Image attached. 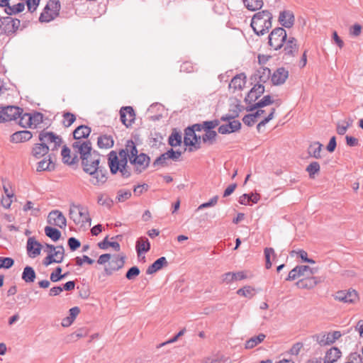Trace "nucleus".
Wrapping results in <instances>:
<instances>
[{
  "mask_svg": "<svg viewBox=\"0 0 363 363\" xmlns=\"http://www.w3.org/2000/svg\"><path fill=\"white\" fill-rule=\"evenodd\" d=\"M246 84V77L244 74L235 76L229 84V89L233 91L242 90Z\"/></svg>",
  "mask_w": 363,
  "mask_h": 363,
  "instance_id": "obj_21",
  "label": "nucleus"
},
{
  "mask_svg": "<svg viewBox=\"0 0 363 363\" xmlns=\"http://www.w3.org/2000/svg\"><path fill=\"white\" fill-rule=\"evenodd\" d=\"M45 252L48 256L43 260V264L48 266L52 263H61L64 258V247L62 245L55 247L52 245L46 244Z\"/></svg>",
  "mask_w": 363,
  "mask_h": 363,
  "instance_id": "obj_6",
  "label": "nucleus"
},
{
  "mask_svg": "<svg viewBox=\"0 0 363 363\" xmlns=\"http://www.w3.org/2000/svg\"><path fill=\"white\" fill-rule=\"evenodd\" d=\"M125 261L123 257L111 256V259L107 267L104 268V272L106 275H111L113 272L119 270L124 265Z\"/></svg>",
  "mask_w": 363,
  "mask_h": 363,
  "instance_id": "obj_15",
  "label": "nucleus"
},
{
  "mask_svg": "<svg viewBox=\"0 0 363 363\" xmlns=\"http://www.w3.org/2000/svg\"><path fill=\"white\" fill-rule=\"evenodd\" d=\"M61 155L64 163L68 164H73L77 162V156L74 155V157H72L70 155V150L66 146L63 147L61 152Z\"/></svg>",
  "mask_w": 363,
  "mask_h": 363,
  "instance_id": "obj_35",
  "label": "nucleus"
},
{
  "mask_svg": "<svg viewBox=\"0 0 363 363\" xmlns=\"http://www.w3.org/2000/svg\"><path fill=\"white\" fill-rule=\"evenodd\" d=\"M218 124H219V122L217 120L204 121L202 124H200L201 130L203 129L204 130H213V129L214 128H216V126H218Z\"/></svg>",
  "mask_w": 363,
  "mask_h": 363,
  "instance_id": "obj_60",
  "label": "nucleus"
},
{
  "mask_svg": "<svg viewBox=\"0 0 363 363\" xmlns=\"http://www.w3.org/2000/svg\"><path fill=\"white\" fill-rule=\"evenodd\" d=\"M237 294L240 296H242L247 297L248 298H251L255 295V289H254V288H252L250 286H246L242 289H238L237 291Z\"/></svg>",
  "mask_w": 363,
  "mask_h": 363,
  "instance_id": "obj_50",
  "label": "nucleus"
},
{
  "mask_svg": "<svg viewBox=\"0 0 363 363\" xmlns=\"http://www.w3.org/2000/svg\"><path fill=\"white\" fill-rule=\"evenodd\" d=\"M279 21L282 26L291 28L294 23V16L290 11H281L279 13Z\"/></svg>",
  "mask_w": 363,
  "mask_h": 363,
  "instance_id": "obj_22",
  "label": "nucleus"
},
{
  "mask_svg": "<svg viewBox=\"0 0 363 363\" xmlns=\"http://www.w3.org/2000/svg\"><path fill=\"white\" fill-rule=\"evenodd\" d=\"M60 10V3L59 0H50L40 16V21L48 23L52 21L59 15Z\"/></svg>",
  "mask_w": 363,
  "mask_h": 363,
  "instance_id": "obj_7",
  "label": "nucleus"
},
{
  "mask_svg": "<svg viewBox=\"0 0 363 363\" xmlns=\"http://www.w3.org/2000/svg\"><path fill=\"white\" fill-rule=\"evenodd\" d=\"M26 248L28 255L34 258L40 254L42 245L32 237L28 239Z\"/></svg>",
  "mask_w": 363,
  "mask_h": 363,
  "instance_id": "obj_19",
  "label": "nucleus"
},
{
  "mask_svg": "<svg viewBox=\"0 0 363 363\" xmlns=\"http://www.w3.org/2000/svg\"><path fill=\"white\" fill-rule=\"evenodd\" d=\"M150 161V159L147 155L140 153L130 159V162L134 166L135 171L140 173L148 167Z\"/></svg>",
  "mask_w": 363,
  "mask_h": 363,
  "instance_id": "obj_14",
  "label": "nucleus"
},
{
  "mask_svg": "<svg viewBox=\"0 0 363 363\" xmlns=\"http://www.w3.org/2000/svg\"><path fill=\"white\" fill-rule=\"evenodd\" d=\"M99 247L101 249H106L108 247H112L116 251L120 250V245L117 242H108L106 238L101 242L99 243Z\"/></svg>",
  "mask_w": 363,
  "mask_h": 363,
  "instance_id": "obj_58",
  "label": "nucleus"
},
{
  "mask_svg": "<svg viewBox=\"0 0 363 363\" xmlns=\"http://www.w3.org/2000/svg\"><path fill=\"white\" fill-rule=\"evenodd\" d=\"M201 130V125L196 124L192 128H188L185 130L184 143L186 146H193L195 149L200 147L201 138L197 136L195 131Z\"/></svg>",
  "mask_w": 363,
  "mask_h": 363,
  "instance_id": "obj_10",
  "label": "nucleus"
},
{
  "mask_svg": "<svg viewBox=\"0 0 363 363\" xmlns=\"http://www.w3.org/2000/svg\"><path fill=\"white\" fill-rule=\"evenodd\" d=\"M91 133V128L86 125H79L73 132L74 138L77 140H82L87 138Z\"/></svg>",
  "mask_w": 363,
  "mask_h": 363,
  "instance_id": "obj_29",
  "label": "nucleus"
},
{
  "mask_svg": "<svg viewBox=\"0 0 363 363\" xmlns=\"http://www.w3.org/2000/svg\"><path fill=\"white\" fill-rule=\"evenodd\" d=\"M36 277V274L34 269L29 266H26L23 269V272L22 273V279L26 283H31L35 281Z\"/></svg>",
  "mask_w": 363,
  "mask_h": 363,
  "instance_id": "obj_36",
  "label": "nucleus"
},
{
  "mask_svg": "<svg viewBox=\"0 0 363 363\" xmlns=\"http://www.w3.org/2000/svg\"><path fill=\"white\" fill-rule=\"evenodd\" d=\"M323 145L319 142L311 143L308 147V154L316 159L320 158Z\"/></svg>",
  "mask_w": 363,
  "mask_h": 363,
  "instance_id": "obj_38",
  "label": "nucleus"
},
{
  "mask_svg": "<svg viewBox=\"0 0 363 363\" xmlns=\"http://www.w3.org/2000/svg\"><path fill=\"white\" fill-rule=\"evenodd\" d=\"M76 120V117L73 113L69 112L65 113L63 114L62 123L65 127H69Z\"/></svg>",
  "mask_w": 363,
  "mask_h": 363,
  "instance_id": "obj_52",
  "label": "nucleus"
},
{
  "mask_svg": "<svg viewBox=\"0 0 363 363\" xmlns=\"http://www.w3.org/2000/svg\"><path fill=\"white\" fill-rule=\"evenodd\" d=\"M48 222L50 225H56L60 228H65L67 225L65 217L57 210L52 211L49 213Z\"/></svg>",
  "mask_w": 363,
  "mask_h": 363,
  "instance_id": "obj_16",
  "label": "nucleus"
},
{
  "mask_svg": "<svg viewBox=\"0 0 363 363\" xmlns=\"http://www.w3.org/2000/svg\"><path fill=\"white\" fill-rule=\"evenodd\" d=\"M72 148L75 153L79 154L82 167L86 162L87 164H94L97 162V158L100 157L95 152L91 153V144L89 141L77 140L73 143Z\"/></svg>",
  "mask_w": 363,
  "mask_h": 363,
  "instance_id": "obj_3",
  "label": "nucleus"
},
{
  "mask_svg": "<svg viewBox=\"0 0 363 363\" xmlns=\"http://www.w3.org/2000/svg\"><path fill=\"white\" fill-rule=\"evenodd\" d=\"M121 121L126 126H130L135 120V113L132 107H123L120 111Z\"/></svg>",
  "mask_w": 363,
  "mask_h": 363,
  "instance_id": "obj_18",
  "label": "nucleus"
},
{
  "mask_svg": "<svg viewBox=\"0 0 363 363\" xmlns=\"http://www.w3.org/2000/svg\"><path fill=\"white\" fill-rule=\"evenodd\" d=\"M1 182H2L3 191L4 193V196L14 197V196H15L14 191L12 189L11 184L10 182L8 179H4V178L1 179Z\"/></svg>",
  "mask_w": 363,
  "mask_h": 363,
  "instance_id": "obj_45",
  "label": "nucleus"
},
{
  "mask_svg": "<svg viewBox=\"0 0 363 363\" xmlns=\"http://www.w3.org/2000/svg\"><path fill=\"white\" fill-rule=\"evenodd\" d=\"M168 262L164 257H161L148 267L146 270L147 274H152L160 270L163 267L167 266Z\"/></svg>",
  "mask_w": 363,
  "mask_h": 363,
  "instance_id": "obj_26",
  "label": "nucleus"
},
{
  "mask_svg": "<svg viewBox=\"0 0 363 363\" xmlns=\"http://www.w3.org/2000/svg\"><path fill=\"white\" fill-rule=\"evenodd\" d=\"M306 171L308 172L310 177L313 178V175L320 171V165L317 162H313L306 167Z\"/></svg>",
  "mask_w": 363,
  "mask_h": 363,
  "instance_id": "obj_53",
  "label": "nucleus"
},
{
  "mask_svg": "<svg viewBox=\"0 0 363 363\" xmlns=\"http://www.w3.org/2000/svg\"><path fill=\"white\" fill-rule=\"evenodd\" d=\"M39 140L50 151L57 150L62 143V138L52 132L42 131L39 134Z\"/></svg>",
  "mask_w": 363,
  "mask_h": 363,
  "instance_id": "obj_8",
  "label": "nucleus"
},
{
  "mask_svg": "<svg viewBox=\"0 0 363 363\" xmlns=\"http://www.w3.org/2000/svg\"><path fill=\"white\" fill-rule=\"evenodd\" d=\"M330 333L323 332L313 336V340L317 342L320 346H325L333 344Z\"/></svg>",
  "mask_w": 363,
  "mask_h": 363,
  "instance_id": "obj_30",
  "label": "nucleus"
},
{
  "mask_svg": "<svg viewBox=\"0 0 363 363\" xmlns=\"http://www.w3.org/2000/svg\"><path fill=\"white\" fill-rule=\"evenodd\" d=\"M55 167V164L51 158V155H49L48 160H43L38 164V171L51 170Z\"/></svg>",
  "mask_w": 363,
  "mask_h": 363,
  "instance_id": "obj_40",
  "label": "nucleus"
},
{
  "mask_svg": "<svg viewBox=\"0 0 363 363\" xmlns=\"http://www.w3.org/2000/svg\"><path fill=\"white\" fill-rule=\"evenodd\" d=\"M272 13L264 10L256 13L251 21V27L257 35H263L267 33L272 27Z\"/></svg>",
  "mask_w": 363,
  "mask_h": 363,
  "instance_id": "obj_2",
  "label": "nucleus"
},
{
  "mask_svg": "<svg viewBox=\"0 0 363 363\" xmlns=\"http://www.w3.org/2000/svg\"><path fill=\"white\" fill-rule=\"evenodd\" d=\"M284 55L289 57H294L298 53V46L295 38L289 36L286 38L282 47Z\"/></svg>",
  "mask_w": 363,
  "mask_h": 363,
  "instance_id": "obj_17",
  "label": "nucleus"
},
{
  "mask_svg": "<svg viewBox=\"0 0 363 363\" xmlns=\"http://www.w3.org/2000/svg\"><path fill=\"white\" fill-rule=\"evenodd\" d=\"M205 131L206 133L202 135L203 142L212 145L216 140V138L217 136L216 132L211 130Z\"/></svg>",
  "mask_w": 363,
  "mask_h": 363,
  "instance_id": "obj_49",
  "label": "nucleus"
},
{
  "mask_svg": "<svg viewBox=\"0 0 363 363\" xmlns=\"http://www.w3.org/2000/svg\"><path fill=\"white\" fill-rule=\"evenodd\" d=\"M79 312L80 310L78 307H73L69 309V315L62 319V325L65 328L70 326Z\"/></svg>",
  "mask_w": 363,
  "mask_h": 363,
  "instance_id": "obj_31",
  "label": "nucleus"
},
{
  "mask_svg": "<svg viewBox=\"0 0 363 363\" xmlns=\"http://www.w3.org/2000/svg\"><path fill=\"white\" fill-rule=\"evenodd\" d=\"M20 20L10 16L1 17L0 19V33L6 35L14 33L19 28Z\"/></svg>",
  "mask_w": 363,
  "mask_h": 363,
  "instance_id": "obj_11",
  "label": "nucleus"
},
{
  "mask_svg": "<svg viewBox=\"0 0 363 363\" xmlns=\"http://www.w3.org/2000/svg\"><path fill=\"white\" fill-rule=\"evenodd\" d=\"M45 233L48 237H49L53 241L58 240L61 237L60 231L59 230H57L55 228L50 227V226H46L45 228Z\"/></svg>",
  "mask_w": 363,
  "mask_h": 363,
  "instance_id": "obj_43",
  "label": "nucleus"
},
{
  "mask_svg": "<svg viewBox=\"0 0 363 363\" xmlns=\"http://www.w3.org/2000/svg\"><path fill=\"white\" fill-rule=\"evenodd\" d=\"M49 152L48 147L43 143L35 144L33 148L32 154L36 158L45 156Z\"/></svg>",
  "mask_w": 363,
  "mask_h": 363,
  "instance_id": "obj_33",
  "label": "nucleus"
},
{
  "mask_svg": "<svg viewBox=\"0 0 363 363\" xmlns=\"http://www.w3.org/2000/svg\"><path fill=\"white\" fill-rule=\"evenodd\" d=\"M265 337V335L263 333H260L257 336L252 337L247 341H246L245 348L252 349L255 347L258 344L261 343L264 340Z\"/></svg>",
  "mask_w": 363,
  "mask_h": 363,
  "instance_id": "obj_39",
  "label": "nucleus"
},
{
  "mask_svg": "<svg viewBox=\"0 0 363 363\" xmlns=\"http://www.w3.org/2000/svg\"><path fill=\"white\" fill-rule=\"evenodd\" d=\"M240 127L241 123L238 121L233 120L227 124L221 125L218 128V132L220 134L231 133L240 130Z\"/></svg>",
  "mask_w": 363,
  "mask_h": 363,
  "instance_id": "obj_23",
  "label": "nucleus"
},
{
  "mask_svg": "<svg viewBox=\"0 0 363 363\" xmlns=\"http://www.w3.org/2000/svg\"><path fill=\"white\" fill-rule=\"evenodd\" d=\"M25 9L24 3H18L13 6H7V9H4V12L7 15H14L20 12H22Z\"/></svg>",
  "mask_w": 363,
  "mask_h": 363,
  "instance_id": "obj_42",
  "label": "nucleus"
},
{
  "mask_svg": "<svg viewBox=\"0 0 363 363\" xmlns=\"http://www.w3.org/2000/svg\"><path fill=\"white\" fill-rule=\"evenodd\" d=\"M352 121L349 119L342 122H339L337 124L336 131L339 135H344L347 129L352 125Z\"/></svg>",
  "mask_w": 363,
  "mask_h": 363,
  "instance_id": "obj_46",
  "label": "nucleus"
},
{
  "mask_svg": "<svg viewBox=\"0 0 363 363\" xmlns=\"http://www.w3.org/2000/svg\"><path fill=\"white\" fill-rule=\"evenodd\" d=\"M136 251L138 257H141L143 253H146L150 249V243L147 238H140L136 242Z\"/></svg>",
  "mask_w": 363,
  "mask_h": 363,
  "instance_id": "obj_27",
  "label": "nucleus"
},
{
  "mask_svg": "<svg viewBox=\"0 0 363 363\" xmlns=\"http://www.w3.org/2000/svg\"><path fill=\"white\" fill-rule=\"evenodd\" d=\"M62 268L58 267L55 269V272H52L50 274V280L52 282H57L62 279H64L66 274H61Z\"/></svg>",
  "mask_w": 363,
  "mask_h": 363,
  "instance_id": "obj_57",
  "label": "nucleus"
},
{
  "mask_svg": "<svg viewBox=\"0 0 363 363\" xmlns=\"http://www.w3.org/2000/svg\"><path fill=\"white\" fill-rule=\"evenodd\" d=\"M21 109L17 106H7L0 108V121H11L18 118Z\"/></svg>",
  "mask_w": 363,
  "mask_h": 363,
  "instance_id": "obj_13",
  "label": "nucleus"
},
{
  "mask_svg": "<svg viewBox=\"0 0 363 363\" xmlns=\"http://www.w3.org/2000/svg\"><path fill=\"white\" fill-rule=\"evenodd\" d=\"M301 276H311L318 272V268H311L306 265L296 266Z\"/></svg>",
  "mask_w": 363,
  "mask_h": 363,
  "instance_id": "obj_48",
  "label": "nucleus"
},
{
  "mask_svg": "<svg viewBox=\"0 0 363 363\" xmlns=\"http://www.w3.org/2000/svg\"><path fill=\"white\" fill-rule=\"evenodd\" d=\"M202 363H230L228 357H210L204 359Z\"/></svg>",
  "mask_w": 363,
  "mask_h": 363,
  "instance_id": "obj_51",
  "label": "nucleus"
},
{
  "mask_svg": "<svg viewBox=\"0 0 363 363\" xmlns=\"http://www.w3.org/2000/svg\"><path fill=\"white\" fill-rule=\"evenodd\" d=\"M273 102H274V101L272 100L271 96L267 95V96H264L258 102L247 107V110L249 111H252L255 110L256 108H262L264 106H269V105L273 104Z\"/></svg>",
  "mask_w": 363,
  "mask_h": 363,
  "instance_id": "obj_32",
  "label": "nucleus"
},
{
  "mask_svg": "<svg viewBox=\"0 0 363 363\" xmlns=\"http://www.w3.org/2000/svg\"><path fill=\"white\" fill-rule=\"evenodd\" d=\"M32 133L28 130L17 131L11 135V142L18 143L29 140L32 138Z\"/></svg>",
  "mask_w": 363,
  "mask_h": 363,
  "instance_id": "obj_25",
  "label": "nucleus"
},
{
  "mask_svg": "<svg viewBox=\"0 0 363 363\" xmlns=\"http://www.w3.org/2000/svg\"><path fill=\"white\" fill-rule=\"evenodd\" d=\"M274 112H275V108H271L269 111L268 116L267 117H265L262 121H261L258 123V125L257 126L258 131H260L261 128L264 126L269 121H271L274 118Z\"/></svg>",
  "mask_w": 363,
  "mask_h": 363,
  "instance_id": "obj_55",
  "label": "nucleus"
},
{
  "mask_svg": "<svg viewBox=\"0 0 363 363\" xmlns=\"http://www.w3.org/2000/svg\"><path fill=\"white\" fill-rule=\"evenodd\" d=\"M97 144L100 148H111L113 145V140L109 135H101L98 138Z\"/></svg>",
  "mask_w": 363,
  "mask_h": 363,
  "instance_id": "obj_37",
  "label": "nucleus"
},
{
  "mask_svg": "<svg viewBox=\"0 0 363 363\" xmlns=\"http://www.w3.org/2000/svg\"><path fill=\"white\" fill-rule=\"evenodd\" d=\"M334 298L345 303H355L359 300V295L354 289L342 290L337 291Z\"/></svg>",
  "mask_w": 363,
  "mask_h": 363,
  "instance_id": "obj_12",
  "label": "nucleus"
},
{
  "mask_svg": "<svg viewBox=\"0 0 363 363\" xmlns=\"http://www.w3.org/2000/svg\"><path fill=\"white\" fill-rule=\"evenodd\" d=\"M245 7L250 11H257L263 6V0H242Z\"/></svg>",
  "mask_w": 363,
  "mask_h": 363,
  "instance_id": "obj_41",
  "label": "nucleus"
},
{
  "mask_svg": "<svg viewBox=\"0 0 363 363\" xmlns=\"http://www.w3.org/2000/svg\"><path fill=\"white\" fill-rule=\"evenodd\" d=\"M264 91V87L261 84H255L252 89L250 91L245 100L246 103L251 104L255 102L259 96Z\"/></svg>",
  "mask_w": 363,
  "mask_h": 363,
  "instance_id": "obj_20",
  "label": "nucleus"
},
{
  "mask_svg": "<svg viewBox=\"0 0 363 363\" xmlns=\"http://www.w3.org/2000/svg\"><path fill=\"white\" fill-rule=\"evenodd\" d=\"M342 352L337 347H331L327 351L324 362H325V363H334L340 358Z\"/></svg>",
  "mask_w": 363,
  "mask_h": 363,
  "instance_id": "obj_28",
  "label": "nucleus"
},
{
  "mask_svg": "<svg viewBox=\"0 0 363 363\" xmlns=\"http://www.w3.org/2000/svg\"><path fill=\"white\" fill-rule=\"evenodd\" d=\"M30 122L32 128H36L38 125L43 122V115L40 113L31 114Z\"/></svg>",
  "mask_w": 363,
  "mask_h": 363,
  "instance_id": "obj_62",
  "label": "nucleus"
},
{
  "mask_svg": "<svg viewBox=\"0 0 363 363\" xmlns=\"http://www.w3.org/2000/svg\"><path fill=\"white\" fill-rule=\"evenodd\" d=\"M69 218L80 227L91 225V218L86 208L82 206L72 205L69 208Z\"/></svg>",
  "mask_w": 363,
  "mask_h": 363,
  "instance_id": "obj_5",
  "label": "nucleus"
},
{
  "mask_svg": "<svg viewBox=\"0 0 363 363\" xmlns=\"http://www.w3.org/2000/svg\"><path fill=\"white\" fill-rule=\"evenodd\" d=\"M31 113H23L22 114V110L21 111V115L18 117V124L23 128H32L31 122Z\"/></svg>",
  "mask_w": 363,
  "mask_h": 363,
  "instance_id": "obj_44",
  "label": "nucleus"
},
{
  "mask_svg": "<svg viewBox=\"0 0 363 363\" xmlns=\"http://www.w3.org/2000/svg\"><path fill=\"white\" fill-rule=\"evenodd\" d=\"M138 155V151L135 143L133 140H128L124 149H122L117 154L111 151L108 154V166L112 174L118 172L121 173L122 177L128 178L130 176V172L127 168L128 158L129 161Z\"/></svg>",
  "mask_w": 363,
  "mask_h": 363,
  "instance_id": "obj_1",
  "label": "nucleus"
},
{
  "mask_svg": "<svg viewBox=\"0 0 363 363\" xmlns=\"http://www.w3.org/2000/svg\"><path fill=\"white\" fill-rule=\"evenodd\" d=\"M99 163L100 157L97 158L96 163L86 162L83 167L84 171L91 176L89 182L94 186H101L107 180V172L104 167L99 166Z\"/></svg>",
  "mask_w": 363,
  "mask_h": 363,
  "instance_id": "obj_4",
  "label": "nucleus"
},
{
  "mask_svg": "<svg viewBox=\"0 0 363 363\" xmlns=\"http://www.w3.org/2000/svg\"><path fill=\"white\" fill-rule=\"evenodd\" d=\"M182 143V136L178 133H172L169 138V144L172 147L178 146Z\"/></svg>",
  "mask_w": 363,
  "mask_h": 363,
  "instance_id": "obj_56",
  "label": "nucleus"
},
{
  "mask_svg": "<svg viewBox=\"0 0 363 363\" xmlns=\"http://www.w3.org/2000/svg\"><path fill=\"white\" fill-rule=\"evenodd\" d=\"M289 72L284 68L277 69L272 76V82L275 85L282 84L288 78Z\"/></svg>",
  "mask_w": 363,
  "mask_h": 363,
  "instance_id": "obj_24",
  "label": "nucleus"
},
{
  "mask_svg": "<svg viewBox=\"0 0 363 363\" xmlns=\"http://www.w3.org/2000/svg\"><path fill=\"white\" fill-rule=\"evenodd\" d=\"M168 160H169V157L167 156V152L162 154L160 157H158L153 162V165L156 166H166L168 164Z\"/></svg>",
  "mask_w": 363,
  "mask_h": 363,
  "instance_id": "obj_54",
  "label": "nucleus"
},
{
  "mask_svg": "<svg viewBox=\"0 0 363 363\" xmlns=\"http://www.w3.org/2000/svg\"><path fill=\"white\" fill-rule=\"evenodd\" d=\"M97 202L99 204L106 207H111L112 204L111 199L105 194H100L98 196Z\"/></svg>",
  "mask_w": 363,
  "mask_h": 363,
  "instance_id": "obj_61",
  "label": "nucleus"
},
{
  "mask_svg": "<svg viewBox=\"0 0 363 363\" xmlns=\"http://www.w3.org/2000/svg\"><path fill=\"white\" fill-rule=\"evenodd\" d=\"M270 74L271 71L269 68L262 67L257 71L256 76L259 78V82H265L269 79Z\"/></svg>",
  "mask_w": 363,
  "mask_h": 363,
  "instance_id": "obj_47",
  "label": "nucleus"
},
{
  "mask_svg": "<svg viewBox=\"0 0 363 363\" xmlns=\"http://www.w3.org/2000/svg\"><path fill=\"white\" fill-rule=\"evenodd\" d=\"M286 38V32L283 28H276L269 35V44L274 50H278L283 47Z\"/></svg>",
  "mask_w": 363,
  "mask_h": 363,
  "instance_id": "obj_9",
  "label": "nucleus"
},
{
  "mask_svg": "<svg viewBox=\"0 0 363 363\" xmlns=\"http://www.w3.org/2000/svg\"><path fill=\"white\" fill-rule=\"evenodd\" d=\"M14 261L10 257H0V268L9 269L13 265Z\"/></svg>",
  "mask_w": 363,
  "mask_h": 363,
  "instance_id": "obj_63",
  "label": "nucleus"
},
{
  "mask_svg": "<svg viewBox=\"0 0 363 363\" xmlns=\"http://www.w3.org/2000/svg\"><path fill=\"white\" fill-rule=\"evenodd\" d=\"M347 363H362V358L359 354L353 352L349 355Z\"/></svg>",
  "mask_w": 363,
  "mask_h": 363,
  "instance_id": "obj_64",
  "label": "nucleus"
},
{
  "mask_svg": "<svg viewBox=\"0 0 363 363\" xmlns=\"http://www.w3.org/2000/svg\"><path fill=\"white\" fill-rule=\"evenodd\" d=\"M140 269L138 267H132L126 272L125 277L128 280L135 279L140 274Z\"/></svg>",
  "mask_w": 363,
  "mask_h": 363,
  "instance_id": "obj_59",
  "label": "nucleus"
},
{
  "mask_svg": "<svg viewBox=\"0 0 363 363\" xmlns=\"http://www.w3.org/2000/svg\"><path fill=\"white\" fill-rule=\"evenodd\" d=\"M318 281L315 277H310L308 279H303L296 282V286L300 289H312L315 286Z\"/></svg>",
  "mask_w": 363,
  "mask_h": 363,
  "instance_id": "obj_34",
  "label": "nucleus"
}]
</instances>
